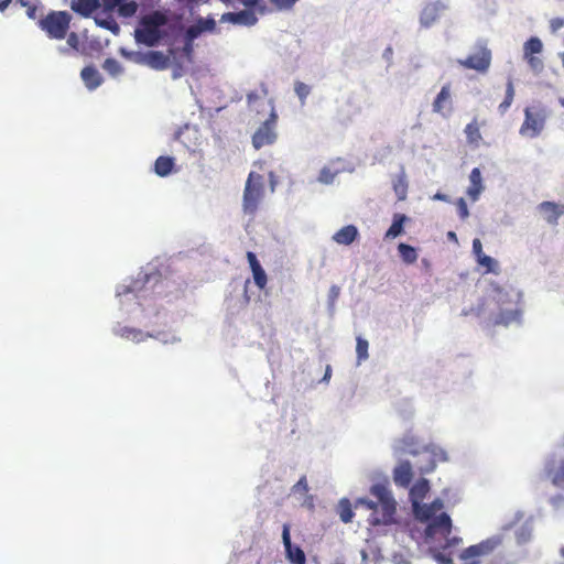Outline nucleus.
<instances>
[{"mask_svg": "<svg viewBox=\"0 0 564 564\" xmlns=\"http://www.w3.org/2000/svg\"><path fill=\"white\" fill-rule=\"evenodd\" d=\"M430 491V482L427 479H419L410 489L409 496L412 503L414 517L420 522L426 523V539H435L440 535L445 540L441 550L435 554V560L440 564H454L452 555L454 549L460 543L462 539L457 536L449 538L452 532V519L446 512H441L444 508L443 501L437 498L431 503H423V499Z\"/></svg>", "mask_w": 564, "mask_h": 564, "instance_id": "f257e3e1", "label": "nucleus"}, {"mask_svg": "<svg viewBox=\"0 0 564 564\" xmlns=\"http://www.w3.org/2000/svg\"><path fill=\"white\" fill-rule=\"evenodd\" d=\"M370 492L378 500V513L371 514L369 519L370 524L377 525L392 522L397 503L390 490L384 485L376 484L371 487Z\"/></svg>", "mask_w": 564, "mask_h": 564, "instance_id": "f03ea898", "label": "nucleus"}, {"mask_svg": "<svg viewBox=\"0 0 564 564\" xmlns=\"http://www.w3.org/2000/svg\"><path fill=\"white\" fill-rule=\"evenodd\" d=\"M167 23V18L160 11H154L141 19L140 28L135 30V39L149 46L155 45L162 37L161 26Z\"/></svg>", "mask_w": 564, "mask_h": 564, "instance_id": "7ed1b4c3", "label": "nucleus"}, {"mask_svg": "<svg viewBox=\"0 0 564 564\" xmlns=\"http://www.w3.org/2000/svg\"><path fill=\"white\" fill-rule=\"evenodd\" d=\"M550 110L542 102H535L524 109V120L520 127V134L536 138L545 127Z\"/></svg>", "mask_w": 564, "mask_h": 564, "instance_id": "20e7f679", "label": "nucleus"}, {"mask_svg": "<svg viewBox=\"0 0 564 564\" xmlns=\"http://www.w3.org/2000/svg\"><path fill=\"white\" fill-rule=\"evenodd\" d=\"M264 194L263 176L257 172H250L245 185L242 209L247 215L253 216L258 210Z\"/></svg>", "mask_w": 564, "mask_h": 564, "instance_id": "39448f33", "label": "nucleus"}, {"mask_svg": "<svg viewBox=\"0 0 564 564\" xmlns=\"http://www.w3.org/2000/svg\"><path fill=\"white\" fill-rule=\"evenodd\" d=\"M543 476L551 484L564 488V437L556 448L546 457L543 466Z\"/></svg>", "mask_w": 564, "mask_h": 564, "instance_id": "423d86ee", "label": "nucleus"}, {"mask_svg": "<svg viewBox=\"0 0 564 564\" xmlns=\"http://www.w3.org/2000/svg\"><path fill=\"white\" fill-rule=\"evenodd\" d=\"M72 17L66 11H51L40 20V28L46 32L48 37L63 40L69 29Z\"/></svg>", "mask_w": 564, "mask_h": 564, "instance_id": "0eeeda50", "label": "nucleus"}, {"mask_svg": "<svg viewBox=\"0 0 564 564\" xmlns=\"http://www.w3.org/2000/svg\"><path fill=\"white\" fill-rule=\"evenodd\" d=\"M459 65L467 69H474L479 73H486L491 64V51L482 42L475 45V52L465 59L458 61Z\"/></svg>", "mask_w": 564, "mask_h": 564, "instance_id": "6e6552de", "label": "nucleus"}, {"mask_svg": "<svg viewBox=\"0 0 564 564\" xmlns=\"http://www.w3.org/2000/svg\"><path fill=\"white\" fill-rule=\"evenodd\" d=\"M502 539L500 536H492L478 544L465 549L459 554V558L464 562V564H480L479 557L490 553L498 545H500Z\"/></svg>", "mask_w": 564, "mask_h": 564, "instance_id": "1a4fd4ad", "label": "nucleus"}, {"mask_svg": "<svg viewBox=\"0 0 564 564\" xmlns=\"http://www.w3.org/2000/svg\"><path fill=\"white\" fill-rule=\"evenodd\" d=\"M276 115L272 112L270 117L257 129L252 135V144L258 150L270 145L276 140Z\"/></svg>", "mask_w": 564, "mask_h": 564, "instance_id": "9d476101", "label": "nucleus"}, {"mask_svg": "<svg viewBox=\"0 0 564 564\" xmlns=\"http://www.w3.org/2000/svg\"><path fill=\"white\" fill-rule=\"evenodd\" d=\"M505 297L506 294L498 292L496 303L499 305V312L494 318L495 325L507 326L510 323L518 321L520 317V312L516 304L511 301H506Z\"/></svg>", "mask_w": 564, "mask_h": 564, "instance_id": "9b49d317", "label": "nucleus"}, {"mask_svg": "<svg viewBox=\"0 0 564 564\" xmlns=\"http://www.w3.org/2000/svg\"><path fill=\"white\" fill-rule=\"evenodd\" d=\"M282 540L288 560L292 564H306V556L304 551L300 546L293 545L291 542L289 524L283 525Z\"/></svg>", "mask_w": 564, "mask_h": 564, "instance_id": "f8f14e48", "label": "nucleus"}, {"mask_svg": "<svg viewBox=\"0 0 564 564\" xmlns=\"http://www.w3.org/2000/svg\"><path fill=\"white\" fill-rule=\"evenodd\" d=\"M433 111L446 116L452 111L451 84H445L432 105Z\"/></svg>", "mask_w": 564, "mask_h": 564, "instance_id": "ddd939ff", "label": "nucleus"}, {"mask_svg": "<svg viewBox=\"0 0 564 564\" xmlns=\"http://www.w3.org/2000/svg\"><path fill=\"white\" fill-rule=\"evenodd\" d=\"M247 260L249 262L254 284L259 290H263L267 286L268 278L267 273L261 267L260 262L257 259V256L252 251L247 252Z\"/></svg>", "mask_w": 564, "mask_h": 564, "instance_id": "4468645a", "label": "nucleus"}, {"mask_svg": "<svg viewBox=\"0 0 564 564\" xmlns=\"http://www.w3.org/2000/svg\"><path fill=\"white\" fill-rule=\"evenodd\" d=\"M445 9L441 2L427 3L420 15V22L424 28H430L440 17V13Z\"/></svg>", "mask_w": 564, "mask_h": 564, "instance_id": "2eb2a0df", "label": "nucleus"}, {"mask_svg": "<svg viewBox=\"0 0 564 564\" xmlns=\"http://www.w3.org/2000/svg\"><path fill=\"white\" fill-rule=\"evenodd\" d=\"M413 473L410 462L400 463L393 470L394 484L399 487L408 488L412 481Z\"/></svg>", "mask_w": 564, "mask_h": 564, "instance_id": "dca6fc26", "label": "nucleus"}, {"mask_svg": "<svg viewBox=\"0 0 564 564\" xmlns=\"http://www.w3.org/2000/svg\"><path fill=\"white\" fill-rule=\"evenodd\" d=\"M144 63L151 68L163 70L169 68L170 66V57L162 52L151 51L147 53L143 57Z\"/></svg>", "mask_w": 564, "mask_h": 564, "instance_id": "f3484780", "label": "nucleus"}, {"mask_svg": "<svg viewBox=\"0 0 564 564\" xmlns=\"http://www.w3.org/2000/svg\"><path fill=\"white\" fill-rule=\"evenodd\" d=\"M359 236L358 229L355 225H347L336 231L333 236V240L343 246L351 245Z\"/></svg>", "mask_w": 564, "mask_h": 564, "instance_id": "a211bd4d", "label": "nucleus"}, {"mask_svg": "<svg viewBox=\"0 0 564 564\" xmlns=\"http://www.w3.org/2000/svg\"><path fill=\"white\" fill-rule=\"evenodd\" d=\"M539 209L544 214L545 220L553 226L557 225L558 218L563 214L560 206L553 202H542Z\"/></svg>", "mask_w": 564, "mask_h": 564, "instance_id": "6ab92c4d", "label": "nucleus"}, {"mask_svg": "<svg viewBox=\"0 0 564 564\" xmlns=\"http://www.w3.org/2000/svg\"><path fill=\"white\" fill-rule=\"evenodd\" d=\"M224 20L235 24L253 25L257 22V18L253 12L243 10L240 12H229L224 15Z\"/></svg>", "mask_w": 564, "mask_h": 564, "instance_id": "aec40b11", "label": "nucleus"}, {"mask_svg": "<svg viewBox=\"0 0 564 564\" xmlns=\"http://www.w3.org/2000/svg\"><path fill=\"white\" fill-rule=\"evenodd\" d=\"M100 7L99 0H73L72 10L83 17H89Z\"/></svg>", "mask_w": 564, "mask_h": 564, "instance_id": "412c9836", "label": "nucleus"}, {"mask_svg": "<svg viewBox=\"0 0 564 564\" xmlns=\"http://www.w3.org/2000/svg\"><path fill=\"white\" fill-rule=\"evenodd\" d=\"M82 79L90 90L96 89L102 82L99 72L94 66H86L80 73Z\"/></svg>", "mask_w": 564, "mask_h": 564, "instance_id": "4be33fe9", "label": "nucleus"}, {"mask_svg": "<svg viewBox=\"0 0 564 564\" xmlns=\"http://www.w3.org/2000/svg\"><path fill=\"white\" fill-rule=\"evenodd\" d=\"M469 180H470V186L467 189V194L473 200H476V199H478V196L484 188L482 182H481L482 181L481 173L478 167H475L471 170Z\"/></svg>", "mask_w": 564, "mask_h": 564, "instance_id": "5701e85b", "label": "nucleus"}, {"mask_svg": "<svg viewBox=\"0 0 564 564\" xmlns=\"http://www.w3.org/2000/svg\"><path fill=\"white\" fill-rule=\"evenodd\" d=\"M465 134L469 145L479 148L482 137L480 133V127L477 119H474L465 127Z\"/></svg>", "mask_w": 564, "mask_h": 564, "instance_id": "b1692460", "label": "nucleus"}, {"mask_svg": "<svg viewBox=\"0 0 564 564\" xmlns=\"http://www.w3.org/2000/svg\"><path fill=\"white\" fill-rule=\"evenodd\" d=\"M174 159L171 156H159L154 163V172L159 176H167L174 167Z\"/></svg>", "mask_w": 564, "mask_h": 564, "instance_id": "393cba45", "label": "nucleus"}, {"mask_svg": "<svg viewBox=\"0 0 564 564\" xmlns=\"http://www.w3.org/2000/svg\"><path fill=\"white\" fill-rule=\"evenodd\" d=\"M408 217L403 214H394L392 224L386 232V238H395L403 231V225Z\"/></svg>", "mask_w": 564, "mask_h": 564, "instance_id": "a878e982", "label": "nucleus"}, {"mask_svg": "<svg viewBox=\"0 0 564 564\" xmlns=\"http://www.w3.org/2000/svg\"><path fill=\"white\" fill-rule=\"evenodd\" d=\"M543 50V43L539 37H530L523 45V56H533L540 54Z\"/></svg>", "mask_w": 564, "mask_h": 564, "instance_id": "bb28decb", "label": "nucleus"}, {"mask_svg": "<svg viewBox=\"0 0 564 564\" xmlns=\"http://www.w3.org/2000/svg\"><path fill=\"white\" fill-rule=\"evenodd\" d=\"M338 514H339L340 520L344 523H349L352 521L354 512H352V507H351L349 499L343 498L339 500Z\"/></svg>", "mask_w": 564, "mask_h": 564, "instance_id": "cd10ccee", "label": "nucleus"}, {"mask_svg": "<svg viewBox=\"0 0 564 564\" xmlns=\"http://www.w3.org/2000/svg\"><path fill=\"white\" fill-rule=\"evenodd\" d=\"M399 253L405 263H414L417 259L416 250L406 243L401 242L398 246Z\"/></svg>", "mask_w": 564, "mask_h": 564, "instance_id": "c85d7f7f", "label": "nucleus"}, {"mask_svg": "<svg viewBox=\"0 0 564 564\" xmlns=\"http://www.w3.org/2000/svg\"><path fill=\"white\" fill-rule=\"evenodd\" d=\"M514 98V86L511 78L508 79L506 85V96L503 101L499 105V111L505 113L511 106Z\"/></svg>", "mask_w": 564, "mask_h": 564, "instance_id": "c756f323", "label": "nucleus"}, {"mask_svg": "<svg viewBox=\"0 0 564 564\" xmlns=\"http://www.w3.org/2000/svg\"><path fill=\"white\" fill-rule=\"evenodd\" d=\"M393 189L399 199H404L408 192V181L404 173H401L397 176L393 182Z\"/></svg>", "mask_w": 564, "mask_h": 564, "instance_id": "7c9ffc66", "label": "nucleus"}, {"mask_svg": "<svg viewBox=\"0 0 564 564\" xmlns=\"http://www.w3.org/2000/svg\"><path fill=\"white\" fill-rule=\"evenodd\" d=\"M117 334L122 338L131 339V340L138 341V343L143 340V338H144V335L141 330L135 329V328H129V327L120 328L117 332Z\"/></svg>", "mask_w": 564, "mask_h": 564, "instance_id": "2f4dec72", "label": "nucleus"}, {"mask_svg": "<svg viewBox=\"0 0 564 564\" xmlns=\"http://www.w3.org/2000/svg\"><path fill=\"white\" fill-rule=\"evenodd\" d=\"M368 348H369L368 340L358 336L356 338V352H357L358 362H361V361L368 359V357H369Z\"/></svg>", "mask_w": 564, "mask_h": 564, "instance_id": "473e14b6", "label": "nucleus"}, {"mask_svg": "<svg viewBox=\"0 0 564 564\" xmlns=\"http://www.w3.org/2000/svg\"><path fill=\"white\" fill-rule=\"evenodd\" d=\"M523 58L527 61L529 67L534 74H540L544 69V63L542 58L533 55V56H523Z\"/></svg>", "mask_w": 564, "mask_h": 564, "instance_id": "72a5a7b5", "label": "nucleus"}, {"mask_svg": "<svg viewBox=\"0 0 564 564\" xmlns=\"http://www.w3.org/2000/svg\"><path fill=\"white\" fill-rule=\"evenodd\" d=\"M479 265L486 268L487 272H497V261L487 254H481L477 259Z\"/></svg>", "mask_w": 564, "mask_h": 564, "instance_id": "f704fd0d", "label": "nucleus"}, {"mask_svg": "<svg viewBox=\"0 0 564 564\" xmlns=\"http://www.w3.org/2000/svg\"><path fill=\"white\" fill-rule=\"evenodd\" d=\"M294 90L300 98L302 105H304L305 99L311 94V87L302 82H296L294 85Z\"/></svg>", "mask_w": 564, "mask_h": 564, "instance_id": "c9c22d12", "label": "nucleus"}, {"mask_svg": "<svg viewBox=\"0 0 564 564\" xmlns=\"http://www.w3.org/2000/svg\"><path fill=\"white\" fill-rule=\"evenodd\" d=\"M336 173L333 172L329 167H323L318 175V182L323 184H332L334 182Z\"/></svg>", "mask_w": 564, "mask_h": 564, "instance_id": "e433bc0d", "label": "nucleus"}, {"mask_svg": "<svg viewBox=\"0 0 564 564\" xmlns=\"http://www.w3.org/2000/svg\"><path fill=\"white\" fill-rule=\"evenodd\" d=\"M138 6L134 1L126 2L119 7V12L123 17H131L137 12Z\"/></svg>", "mask_w": 564, "mask_h": 564, "instance_id": "4c0bfd02", "label": "nucleus"}, {"mask_svg": "<svg viewBox=\"0 0 564 564\" xmlns=\"http://www.w3.org/2000/svg\"><path fill=\"white\" fill-rule=\"evenodd\" d=\"M308 484L306 476H302L299 481L292 487L293 494L306 495L308 492Z\"/></svg>", "mask_w": 564, "mask_h": 564, "instance_id": "58836bf2", "label": "nucleus"}, {"mask_svg": "<svg viewBox=\"0 0 564 564\" xmlns=\"http://www.w3.org/2000/svg\"><path fill=\"white\" fill-rule=\"evenodd\" d=\"M270 3L278 10L291 9L297 0H269Z\"/></svg>", "mask_w": 564, "mask_h": 564, "instance_id": "ea45409f", "label": "nucleus"}, {"mask_svg": "<svg viewBox=\"0 0 564 564\" xmlns=\"http://www.w3.org/2000/svg\"><path fill=\"white\" fill-rule=\"evenodd\" d=\"M362 506L368 510H372V514L378 513V503L366 498H360L356 501V507Z\"/></svg>", "mask_w": 564, "mask_h": 564, "instance_id": "a19ab883", "label": "nucleus"}, {"mask_svg": "<svg viewBox=\"0 0 564 564\" xmlns=\"http://www.w3.org/2000/svg\"><path fill=\"white\" fill-rule=\"evenodd\" d=\"M458 215L462 219H466L469 216V210L464 198H459L456 203Z\"/></svg>", "mask_w": 564, "mask_h": 564, "instance_id": "79ce46f5", "label": "nucleus"}, {"mask_svg": "<svg viewBox=\"0 0 564 564\" xmlns=\"http://www.w3.org/2000/svg\"><path fill=\"white\" fill-rule=\"evenodd\" d=\"M198 26L202 31H213L216 28V22L214 19H200Z\"/></svg>", "mask_w": 564, "mask_h": 564, "instance_id": "37998d69", "label": "nucleus"}, {"mask_svg": "<svg viewBox=\"0 0 564 564\" xmlns=\"http://www.w3.org/2000/svg\"><path fill=\"white\" fill-rule=\"evenodd\" d=\"M21 6L26 7V14L30 19H36L37 7L35 4H31L29 1L21 0Z\"/></svg>", "mask_w": 564, "mask_h": 564, "instance_id": "c03bdc74", "label": "nucleus"}, {"mask_svg": "<svg viewBox=\"0 0 564 564\" xmlns=\"http://www.w3.org/2000/svg\"><path fill=\"white\" fill-rule=\"evenodd\" d=\"M564 26V19L556 17L550 20V30L552 33H556L560 29Z\"/></svg>", "mask_w": 564, "mask_h": 564, "instance_id": "a18cd8bd", "label": "nucleus"}, {"mask_svg": "<svg viewBox=\"0 0 564 564\" xmlns=\"http://www.w3.org/2000/svg\"><path fill=\"white\" fill-rule=\"evenodd\" d=\"M104 67L113 74L120 69L119 63L113 58L106 59Z\"/></svg>", "mask_w": 564, "mask_h": 564, "instance_id": "49530a36", "label": "nucleus"}, {"mask_svg": "<svg viewBox=\"0 0 564 564\" xmlns=\"http://www.w3.org/2000/svg\"><path fill=\"white\" fill-rule=\"evenodd\" d=\"M473 252L476 256V259H478L479 256L485 254L482 251L481 241L478 238L474 239L473 241Z\"/></svg>", "mask_w": 564, "mask_h": 564, "instance_id": "de8ad7c7", "label": "nucleus"}, {"mask_svg": "<svg viewBox=\"0 0 564 564\" xmlns=\"http://www.w3.org/2000/svg\"><path fill=\"white\" fill-rule=\"evenodd\" d=\"M339 293H340L339 286H337V285L330 286L329 294H328L330 303H334L338 299Z\"/></svg>", "mask_w": 564, "mask_h": 564, "instance_id": "09e8293b", "label": "nucleus"}, {"mask_svg": "<svg viewBox=\"0 0 564 564\" xmlns=\"http://www.w3.org/2000/svg\"><path fill=\"white\" fill-rule=\"evenodd\" d=\"M202 32V29H199V26H191L188 30H187V35L189 39H194L196 37L199 33Z\"/></svg>", "mask_w": 564, "mask_h": 564, "instance_id": "8fccbe9b", "label": "nucleus"}, {"mask_svg": "<svg viewBox=\"0 0 564 564\" xmlns=\"http://www.w3.org/2000/svg\"><path fill=\"white\" fill-rule=\"evenodd\" d=\"M99 24L111 31H117L119 29L118 24L115 21L100 22Z\"/></svg>", "mask_w": 564, "mask_h": 564, "instance_id": "3c124183", "label": "nucleus"}, {"mask_svg": "<svg viewBox=\"0 0 564 564\" xmlns=\"http://www.w3.org/2000/svg\"><path fill=\"white\" fill-rule=\"evenodd\" d=\"M564 501V497L561 496V495H557L555 497L552 498V503L554 506H558L560 503H562Z\"/></svg>", "mask_w": 564, "mask_h": 564, "instance_id": "603ef678", "label": "nucleus"}, {"mask_svg": "<svg viewBox=\"0 0 564 564\" xmlns=\"http://www.w3.org/2000/svg\"><path fill=\"white\" fill-rule=\"evenodd\" d=\"M11 3V0H0V11L3 12L9 4Z\"/></svg>", "mask_w": 564, "mask_h": 564, "instance_id": "864d4df0", "label": "nucleus"}, {"mask_svg": "<svg viewBox=\"0 0 564 564\" xmlns=\"http://www.w3.org/2000/svg\"><path fill=\"white\" fill-rule=\"evenodd\" d=\"M434 199H438V200H447V196L445 194H442V193H436L434 196H433Z\"/></svg>", "mask_w": 564, "mask_h": 564, "instance_id": "5fc2aeb1", "label": "nucleus"}, {"mask_svg": "<svg viewBox=\"0 0 564 564\" xmlns=\"http://www.w3.org/2000/svg\"><path fill=\"white\" fill-rule=\"evenodd\" d=\"M447 238H448L449 240H452V241L457 242V236H456V234H455L454 231H448V232H447Z\"/></svg>", "mask_w": 564, "mask_h": 564, "instance_id": "6e6d98bb", "label": "nucleus"}, {"mask_svg": "<svg viewBox=\"0 0 564 564\" xmlns=\"http://www.w3.org/2000/svg\"><path fill=\"white\" fill-rule=\"evenodd\" d=\"M329 371H330V369H329V367H327V370H326V373H325V379L329 376Z\"/></svg>", "mask_w": 564, "mask_h": 564, "instance_id": "4d7b16f0", "label": "nucleus"}, {"mask_svg": "<svg viewBox=\"0 0 564 564\" xmlns=\"http://www.w3.org/2000/svg\"><path fill=\"white\" fill-rule=\"evenodd\" d=\"M560 104L564 107V97L560 100Z\"/></svg>", "mask_w": 564, "mask_h": 564, "instance_id": "13d9d810", "label": "nucleus"}, {"mask_svg": "<svg viewBox=\"0 0 564 564\" xmlns=\"http://www.w3.org/2000/svg\"><path fill=\"white\" fill-rule=\"evenodd\" d=\"M561 554L564 557V546L561 549Z\"/></svg>", "mask_w": 564, "mask_h": 564, "instance_id": "bf43d9fd", "label": "nucleus"}]
</instances>
